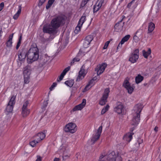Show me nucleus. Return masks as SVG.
<instances>
[{"mask_svg": "<svg viewBox=\"0 0 161 161\" xmlns=\"http://www.w3.org/2000/svg\"><path fill=\"white\" fill-rule=\"evenodd\" d=\"M130 37V36L129 35H128L125 36L121 40V41L120 42L117 48H118L119 47H121L122 45L125 42L127 41L129 39Z\"/></svg>", "mask_w": 161, "mask_h": 161, "instance_id": "412c9836", "label": "nucleus"}, {"mask_svg": "<svg viewBox=\"0 0 161 161\" xmlns=\"http://www.w3.org/2000/svg\"><path fill=\"white\" fill-rule=\"evenodd\" d=\"M15 96L13 95L10 99L6 109L7 112H11L13 111L14 105L15 103Z\"/></svg>", "mask_w": 161, "mask_h": 161, "instance_id": "6e6552de", "label": "nucleus"}, {"mask_svg": "<svg viewBox=\"0 0 161 161\" xmlns=\"http://www.w3.org/2000/svg\"><path fill=\"white\" fill-rule=\"evenodd\" d=\"M86 103V99H83L81 103L76 106L73 109V111L81 110L85 106Z\"/></svg>", "mask_w": 161, "mask_h": 161, "instance_id": "4468645a", "label": "nucleus"}, {"mask_svg": "<svg viewBox=\"0 0 161 161\" xmlns=\"http://www.w3.org/2000/svg\"><path fill=\"white\" fill-rule=\"evenodd\" d=\"M22 39V35H21L20 36H19V40H21V41Z\"/></svg>", "mask_w": 161, "mask_h": 161, "instance_id": "052dcab7", "label": "nucleus"}, {"mask_svg": "<svg viewBox=\"0 0 161 161\" xmlns=\"http://www.w3.org/2000/svg\"><path fill=\"white\" fill-rule=\"evenodd\" d=\"M48 103L47 101H45L43 103V106L42 108V109L43 110H44L45 108L46 107Z\"/></svg>", "mask_w": 161, "mask_h": 161, "instance_id": "49530a36", "label": "nucleus"}, {"mask_svg": "<svg viewBox=\"0 0 161 161\" xmlns=\"http://www.w3.org/2000/svg\"><path fill=\"white\" fill-rule=\"evenodd\" d=\"M158 127H157V126H156L154 129V130H155V132H157L158 131Z\"/></svg>", "mask_w": 161, "mask_h": 161, "instance_id": "13d9d810", "label": "nucleus"}, {"mask_svg": "<svg viewBox=\"0 0 161 161\" xmlns=\"http://www.w3.org/2000/svg\"><path fill=\"white\" fill-rule=\"evenodd\" d=\"M75 124L71 122L66 125L64 128V131L66 132H69L72 133L75 132L77 130Z\"/></svg>", "mask_w": 161, "mask_h": 161, "instance_id": "423d86ee", "label": "nucleus"}, {"mask_svg": "<svg viewBox=\"0 0 161 161\" xmlns=\"http://www.w3.org/2000/svg\"><path fill=\"white\" fill-rule=\"evenodd\" d=\"M123 86L126 89L129 94H131L133 91V88L130 86L129 82L127 80H125Z\"/></svg>", "mask_w": 161, "mask_h": 161, "instance_id": "ddd939ff", "label": "nucleus"}, {"mask_svg": "<svg viewBox=\"0 0 161 161\" xmlns=\"http://www.w3.org/2000/svg\"><path fill=\"white\" fill-rule=\"evenodd\" d=\"M13 35L14 33H13L9 36L8 40L6 43L7 46L8 47H10L12 46V40L13 36Z\"/></svg>", "mask_w": 161, "mask_h": 161, "instance_id": "b1692460", "label": "nucleus"}, {"mask_svg": "<svg viewBox=\"0 0 161 161\" xmlns=\"http://www.w3.org/2000/svg\"><path fill=\"white\" fill-rule=\"evenodd\" d=\"M29 76L27 75H24V83L27 84L29 82Z\"/></svg>", "mask_w": 161, "mask_h": 161, "instance_id": "ea45409f", "label": "nucleus"}, {"mask_svg": "<svg viewBox=\"0 0 161 161\" xmlns=\"http://www.w3.org/2000/svg\"><path fill=\"white\" fill-rule=\"evenodd\" d=\"M46 1V0H40L39 2L38 3V6L39 7L41 6Z\"/></svg>", "mask_w": 161, "mask_h": 161, "instance_id": "09e8293b", "label": "nucleus"}, {"mask_svg": "<svg viewBox=\"0 0 161 161\" xmlns=\"http://www.w3.org/2000/svg\"><path fill=\"white\" fill-rule=\"evenodd\" d=\"M31 67L30 66L27 65L24 68L23 74L24 75L30 76L31 74Z\"/></svg>", "mask_w": 161, "mask_h": 161, "instance_id": "aec40b11", "label": "nucleus"}, {"mask_svg": "<svg viewBox=\"0 0 161 161\" xmlns=\"http://www.w3.org/2000/svg\"><path fill=\"white\" fill-rule=\"evenodd\" d=\"M109 92L110 90L109 88H107L105 89L103 96L99 101V103L100 105H103L106 104Z\"/></svg>", "mask_w": 161, "mask_h": 161, "instance_id": "0eeeda50", "label": "nucleus"}, {"mask_svg": "<svg viewBox=\"0 0 161 161\" xmlns=\"http://www.w3.org/2000/svg\"><path fill=\"white\" fill-rule=\"evenodd\" d=\"M39 143L35 139L32 141L30 142V145L32 147H34L35 146L36 143Z\"/></svg>", "mask_w": 161, "mask_h": 161, "instance_id": "4c0bfd02", "label": "nucleus"}, {"mask_svg": "<svg viewBox=\"0 0 161 161\" xmlns=\"http://www.w3.org/2000/svg\"><path fill=\"white\" fill-rule=\"evenodd\" d=\"M135 2V0H133L132 1H131L130 3L128 4V5H127V7L128 8H130L132 4V3L134 2Z\"/></svg>", "mask_w": 161, "mask_h": 161, "instance_id": "603ef678", "label": "nucleus"}, {"mask_svg": "<svg viewBox=\"0 0 161 161\" xmlns=\"http://www.w3.org/2000/svg\"><path fill=\"white\" fill-rule=\"evenodd\" d=\"M66 17L64 15H60L53 18L50 24L45 25L43 31L45 33L55 35L58 32L57 29L65 23Z\"/></svg>", "mask_w": 161, "mask_h": 161, "instance_id": "f257e3e1", "label": "nucleus"}, {"mask_svg": "<svg viewBox=\"0 0 161 161\" xmlns=\"http://www.w3.org/2000/svg\"><path fill=\"white\" fill-rule=\"evenodd\" d=\"M21 43V41L19 40L17 44L20 45Z\"/></svg>", "mask_w": 161, "mask_h": 161, "instance_id": "680f3d73", "label": "nucleus"}, {"mask_svg": "<svg viewBox=\"0 0 161 161\" xmlns=\"http://www.w3.org/2000/svg\"><path fill=\"white\" fill-rule=\"evenodd\" d=\"M55 0H49L46 6V8L48 9L52 6L53 3H54Z\"/></svg>", "mask_w": 161, "mask_h": 161, "instance_id": "2f4dec72", "label": "nucleus"}, {"mask_svg": "<svg viewBox=\"0 0 161 161\" xmlns=\"http://www.w3.org/2000/svg\"><path fill=\"white\" fill-rule=\"evenodd\" d=\"M50 59V58L47 54H45L43 57L42 59V60L43 61L44 64L46 63Z\"/></svg>", "mask_w": 161, "mask_h": 161, "instance_id": "f704fd0d", "label": "nucleus"}, {"mask_svg": "<svg viewBox=\"0 0 161 161\" xmlns=\"http://www.w3.org/2000/svg\"><path fill=\"white\" fill-rule=\"evenodd\" d=\"M143 56L145 58H147L148 56L151 53V50L150 48H149L147 51L146 52L144 50L142 51Z\"/></svg>", "mask_w": 161, "mask_h": 161, "instance_id": "bb28decb", "label": "nucleus"}, {"mask_svg": "<svg viewBox=\"0 0 161 161\" xmlns=\"http://www.w3.org/2000/svg\"><path fill=\"white\" fill-rule=\"evenodd\" d=\"M95 80V78L94 77L93 79L92 80L89 81L88 84L86 86L85 88L83 90V92H85L86 91L92 87V86H91V85L92 84L93 81Z\"/></svg>", "mask_w": 161, "mask_h": 161, "instance_id": "5701e85b", "label": "nucleus"}, {"mask_svg": "<svg viewBox=\"0 0 161 161\" xmlns=\"http://www.w3.org/2000/svg\"><path fill=\"white\" fill-rule=\"evenodd\" d=\"M48 38H43L42 39V42L44 44H48L53 38H54L55 35L51 34Z\"/></svg>", "mask_w": 161, "mask_h": 161, "instance_id": "6ab92c4d", "label": "nucleus"}, {"mask_svg": "<svg viewBox=\"0 0 161 161\" xmlns=\"http://www.w3.org/2000/svg\"><path fill=\"white\" fill-rule=\"evenodd\" d=\"M155 27L154 24L152 22H151L149 23L148 25V33L152 32L154 30Z\"/></svg>", "mask_w": 161, "mask_h": 161, "instance_id": "4be33fe9", "label": "nucleus"}, {"mask_svg": "<svg viewBox=\"0 0 161 161\" xmlns=\"http://www.w3.org/2000/svg\"><path fill=\"white\" fill-rule=\"evenodd\" d=\"M109 108V106L108 105H107L105 107L103 108L101 111V114H104L106 112H107Z\"/></svg>", "mask_w": 161, "mask_h": 161, "instance_id": "e433bc0d", "label": "nucleus"}, {"mask_svg": "<svg viewBox=\"0 0 161 161\" xmlns=\"http://www.w3.org/2000/svg\"><path fill=\"white\" fill-rule=\"evenodd\" d=\"M4 5V3L2 2L0 4V11H1L3 8Z\"/></svg>", "mask_w": 161, "mask_h": 161, "instance_id": "864d4df0", "label": "nucleus"}, {"mask_svg": "<svg viewBox=\"0 0 161 161\" xmlns=\"http://www.w3.org/2000/svg\"><path fill=\"white\" fill-rule=\"evenodd\" d=\"M116 159L117 161H122V158L120 156H118L116 158Z\"/></svg>", "mask_w": 161, "mask_h": 161, "instance_id": "3c124183", "label": "nucleus"}, {"mask_svg": "<svg viewBox=\"0 0 161 161\" xmlns=\"http://www.w3.org/2000/svg\"><path fill=\"white\" fill-rule=\"evenodd\" d=\"M134 134L133 133H128L125 135L123 137L124 140L128 142H129L132 138V136Z\"/></svg>", "mask_w": 161, "mask_h": 161, "instance_id": "f3484780", "label": "nucleus"}, {"mask_svg": "<svg viewBox=\"0 0 161 161\" xmlns=\"http://www.w3.org/2000/svg\"><path fill=\"white\" fill-rule=\"evenodd\" d=\"M122 19H121L119 22L116 24L114 26L115 29L119 30L122 28L124 25L125 22H123L122 25H120V23L122 22Z\"/></svg>", "mask_w": 161, "mask_h": 161, "instance_id": "393cba45", "label": "nucleus"}, {"mask_svg": "<svg viewBox=\"0 0 161 161\" xmlns=\"http://www.w3.org/2000/svg\"><path fill=\"white\" fill-rule=\"evenodd\" d=\"M29 103V102L28 101H26L25 103H24L23 107L22 109H27V105Z\"/></svg>", "mask_w": 161, "mask_h": 161, "instance_id": "a18cd8bd", "label": "nucleus"}, {"mask_svg": "<svg viewBox=\"0 0 161 161\" xmlns=\"http://www.w3.org/2000/svg\"><path fill=\"white\" fill-rule=\"evenodd\" d=\"M46 135L44 133L41 132L39 133L34 136L35 139L38 142L43 140L45 137Z\"/></svg>", "mask_w": 161, "mask_h": 161, "instance_id": "2eb2a0df", "label": "nucleus"}, {"mask_svg": "<svg viewBox=\"0 0 161 161\" xmlns=\"http://www.w3.org/2000/svg\"><path fill=\"white\" fill-rule=\"evenodd\" d=\"M90 44V43H89V42H88L84 40V41L83 44V46L85 48H86L88 47Z\"/></svg>", "mask_w": 161, "mask_h": 161, "instance_id": "79ce46f5", "label": "nucleus"}, {"mask_svg": "<svg viewBox=\"0 0 161 161\" xmlns=\"http://www.w3.org/2000/svg\"><path fill=\"white\" fill-rule=\"evenodd\" d=\"M63 77H64L63 76H62V75H60L59 76V78L57 79V81H58V82L60 81L63 79Z\"/></svg>", "mask_w": 161, "mask_h": 161, "instance_id": "5fc2aeb1", "label": "nucleus"}, {"mask_svg": "<svg viewBox=\"0 0 161 161\" xmlns=\"http://www.w3.org/2000/svg\"><path fill=\"white\" fill-rule=\"evenodd\" d=\"M138 144H139L142 142V140H141L140 138H139L138 140Z\"/></svg>", "mask_w": 161, "mask_h": 161, "instance_id": "4d7b16f0", "label": "nucleus"}, {"mask_svg": "<svg viewBox=\"0 0 161 161\" xmlns=\"http://www.w3.org/2000/svg\"><path fill=\"white\" fill-rule=\"evenodd\" d=\"M123 16V19H122V20H123V19H124V18H125V16Z\"/></svg>", "mask_w": 161, "mask_h": 161, "instance_id": "69168bd1", "label": "nucleus"}, {"mask_svg": "<svg viewBox=\"0 0 161 161\" xmlns=\"http://www.w3.org/2000/svg\"><path fill=\"white\" fill-rule=\"evenodd\" d=\"M110 42V41H108L107 42L105 43L104 46V47L103 48L104 49H106L107 48Z\"/></svg>", "mask_w": 161, "mask_h": 161, "instance_id": "8fccbe9b", "label": "nucleus"}, {"mask_svg": "<svg viewBox=\"0 0 161 161\" xmlns=\"http://www.w3.org/2000/svg\"><path fill=\"white\" fill-rule=\"evenodd\" d=\"M114 111L118 114H122L124 111V107L122 104H118L114 108Z\"/></svg>", "mask_w": 161, "mask_h": 161, "instance_id": "dca6fc26", "label": "nucleus"}, {"mask_svg": "<svg viewBox=\"0 0 161 161\" xmlns=\"http://www.w3.org/2000/svg\"><path fill=\"white\" fill-rule=\"evenodd\" d=\"M90 0H82L80 4V7H84Z\"/></svg>", "mask_w": 161, "mask_h": 161, "instance_id": "58836bf2", "label": "nucleus"}, {"mask_svg": "<svg viewBox=\"0 0 161 161\" xmlns=\"http://www.w3.org/2000/svg\"><path fill=\"white\" fill-rule=\"evenodd\" d=\"M28 62L29 63L37 60L39 58V50L37 47H31L27 53Z\"/></svg>", "mask_w": 161, "mask_h": 161, "instance_id": "7ed1b4c3", "label": "nucleus"}, {"mask_svg": "<svg viewBox=\"0 0 161 161\" xmlns=\"http://www.w3.org/2000/svg\"><path fill=\"white\" fill-rule=\"evenodd\" d=\"M29 111L27 109H22V114L23 117H26L27 115H28L29 114Z\"/></svg>", "mask_w": 161, "mask_h": 161, "instance_id": "c756f323", "label": "nucleus"}, {"mask_svg": "<svg viewBox=\"0 0 161 161\" xmlns=\"http://www.w3.org/2000/svg\"><path fill=\"white\" fill-rule=\"evenodd\" d=\"M139 52L138 49L135 50L130 55L129 61L132 63L136 62L139 58Z\"/></svg>", "mask_w": 161, "mask_h": 161, "instance_id": "39448f33", "label": "nucleus"}, {"mask_svg": "<svg viewBox=\"0 0 161 161\" xmlns=\"http://www.w3.org/2000/svg\"><path fill=\"white\" fill-rule=\"evenodd\" d=\"M93 39V38L92 36L88 35L86 37L85 40L88 42H89V43H90V42Z\"/></svg>", "mask_w": 161, "mask_h": 161, "instance_id": "473e14b6", "label": "nucleus"}, {"mask_svg": "<svg viewBox=\"0 0 161 161\" xmlns=\"http://www.w3.org/2000/svg\"><path fill=\"white\" fill-rule=\"evenodd\" d=\"M27 55L26 51L25 49L19 50L18 53V58L20 61H23Z\"/></svg>", "mask_w": 161, "mask_h": 161, "instance_id": "f8f14e48", "label": "nucleus"}, {"mask_svg": "<svg viewBox=\"0 0 161 161\" xmlns=\"http://www.w3.org/2000/svg\"><path fill=\"white\" fill-rule=\"evenodd\" d=\"M21 11V7L19 6V9L17 13L14 16L13 18L14 19H16L18 18L19 14H20Z\"/></svg>", "mask_w": 161, "mask_h": 161, "instance_id": "cd10ccee", "label": "nucleus"}, {"mask_svg": "<svg viewBox=\"0 0 161 161\" xmlns=\"http://www.w3.org/2000/svg\"><path fill=\"white\" fill-rule=\"evenodd\" d=\"M100 7H99L97 5H95L94 6L93 8V11L94 12H97L99 9L100 8Z\"/></svg>", "mask_w": 161, "mask_h": 161, "instance_id": "c03bdc74", "label": "nucleus"}, {"mask_svg": "<svg viewBox=\"0 0 161 161\" xmlns=\"http://www.w3.org/2000/svg\"><path fill=\"white\" fill-rule=\"evenodd\" d=\"M141 38L140 36H138L137 35L135 34L133 37V39L136 42H137L140 40Z\"/></svg>", "mask_w": 161, "mask_h": 161, "instance_id": "a19ab883", "label": "nucleus"}, {"mask_svg": "<svg viewBox=\"0 0 161 161\" xmlns=\"http://www.w3.org/2000/svg\"><path fill=\"white\" fill-rule=\"evenodd\" d=\"M86 19V17L85 16H83L81 17L79 21L77 26L76 27L74 31L75 33L77 34L80 31L81 27L84 22Z\"/></svg>", "mask_w": 161, "mask_h": 161, "instance_id": "9b49d317", "label": "nucleus"}, {"mask_svg": "<svg viewBox=\"0 0 161 161\" xmlns=\"http://www.w3.org/2000/svg\"><path fill=\"white\" fill-rule=\"evenodd\" d=\"M80 60V59L78 58H74L70 63L71 65H72L74 63L75 61L78 62Z\"/></svg>", "mask_w": 161, "mask_h": 161, "instance_id": "37998d69", "label": "nucleus"}, {"mask_svg": "<svg viewBox=\"0 0 161 161\" xmlns=\"http://www.w3.org/2000/svg\"><path fill=\"white\" fill-rule=\"evenodd\" d=\"M103 155H101V156H100V157L99 158H100V159H102V158H103Z\"/></svg>", "mask_w": 161, "mask_h": 161, "instance_id": "e2e57ef3", "label": "nucleus"}, {"mask_svg": "<svg viewBox=\"0 0 161 161\" xmlns=\"http://www.w3.org/2000/svg\"><path fill=\"white\" fill-rule=\"evenodd\" d=\"M1 135V132H0V136Z\"/></svg>", "mask_w": 161, "mask_h": 161, "instance_id": "774afa93", "label": "nucleus"}, {"mask_svg": "<svg viewBox=\"0 0 161 161\" xmlns=\"http://www.w3.org/2000/svg\"><path fill=\"white\" fill-rule=\"evenodd\" d=\"M144 86H146L147 85V83H144Z\"/></svg>", "mask_w": 161, "mask_h": 161, "instance_id": "0e129e2a", "label": "nucleus"}, {"mask_svg": "<svg viewBox=\"0 0 161 161\" xmlns=\"http://www.w3.org/2000/svg\"><path fill=\"white\" fill-rule=\"evenodd\" d=\"M20 46V45L17 44V45L16 46V49H18L19 47Z\"/></svg>", "mask_w": 161, "mask_h": 161, "instance_id": "bf43d9fd", "label": "nucleus"}, {"mask_svg": "<svg viewBox=\"0 0 161 161\" xmlns=\"http://www.w3.org/2000/svg\"><path fill=\"white\" fill-rule=\"evenodd\" d=\"M143 108L142 105L140 103L137 104L134 107L133 109V119L132 124L133 125H137L140 119V113Z\"/></svg>", "mask_w": 161, "mask_h": 161, "instance_id": "f03ea898", "label": "nucleus"}, {"mask_svg": "<svg viewBox=\"0 0 161 161\" xmlns=\"http://www.w3.org/2000/svg\"><path fill=\"white\" fill-rule=\"evenodd\" d=\"M107 66V64L105 63H103L101 64L98 65L95 69V70L97 71V75H98L102 73Z\"/></svg>", "mask_w": 161, "mask_h": 161, "instance_id": "9d476101", "label": "nucleus"}, {"mask_svg": "<svg viewBox=\"0 0 161 161\" xmlns=\"http://www.w3.org/2000/svg\"><path fill=\"white\" fill-rule=\"evenodd\" d=\"M70 67L68 66L66 68H65L64 70L61 73V75H62V76H64L66 74V73L70 69Z\"/></svg>", "mask_w": 161, "mask_h": 161, "instance_id": "c9c22d12", "label": "nucleus"}, {"mask_svg": "<svg viewBox=\"0 0 161 161\" xmlns=\"http://www.w3.org/2000/svg\"><path fill=\"white\" fill-rule=\"evenodd\" d=\"M41 157L39 156H37V158L36 161H41Z\"/></svg>", "mask_w": 161, "mask_h": 161, "instance_id": "6e6d98bb", "label": "nucleus"}, {"mask_svg": "<svg viewBox=\"0 0 161 161\" xmlns=\"http://www.w3.org/2000/svg\"><path fill=\"white\" fill-rule=\"evenodd\" d=\"M143 79V77L141 75H139L135 78L136 82L138 84L141 82Z\"/></svg>", "mask_w": 161, "mask_h": 161, "instance_id": "a878e982", "label": "nucleus"}, {"mask_svg": "<svg viewBox=\"0 0 161 161\" xmlns=\"http://www.w3.org/2000/svg\"><path fill=\"white\" fill-rule=\"evenodd\" d=\"M104 2V0H98L95 4V5L98 6L99 7H102V4Z\"/></svg>", "mask_w": 161, "mask_h": 161, "instance_id": "72a5a7b5", "label": "nucleus"}, {"mask_svg": "<svg viewBox=\"0 0 161 161\" xmlns=\"http://www.w3.org/2000/svg\"><path fill=\"white\" fill-rule=\"evenodd\" d=\"M107 160L108 161H116V156L114 152H112L108 155Z\"/></svg>", "mask_w": 161, "mask_h": 161, "instance_id": "a211bd4d", "label": "nucleus"}, {"mask_svg": "<svg viewBox=\"0 0 161 161\" xmlns=\"http://www.w3.org/2000/svg\"><path fill=\"white\" fill-rule=\"evenodd\" d=\"M143 32V29L140 28L137 31L136 33L135 34L137 35L138 36H140L141 38L142 36Z\"/></svg>", "mask_w": 161, "mask_h": 161, "instance_id": "c85d7f7f", "label": "nucleus"}, {"mask_svg": "<svg viewBox=\"0 0 161 161\" xmlns=\"http://www.w3.org/2000/svg\"><path fill=\"white\" fill-rule=\"evenodd\" d=\"M133 130V129H132V130H131V131H132Z\"/></svg>", "mask_w": 161, "mask_h": 161, "instance_id": "338daca9", "label": "nucleus"}, {"mask_svg": "<svg viewBox=\"0 0 161 161\" xmlns=\"http://www.w3.org/2000/svg\"><path fill=\"white\" fill-rule=\"evenodd\" d=\"M74 83V81L72 80H67L65 82V84L70 87H71L73 86Z\"/></svg>", "mask_w": 161, "mask_h": 161, "instance_id": "7c9ffc66", "label": "nucleus"}, {"mask_svg": "<svg viewBox=\"0 0 161 161\" xmlns=\"http://www.w3.org/2000/svg\"><path fill=\"white\" fill-rule=\"evenodd\" d=\"M102 130V126H100L97 130L96 134L92 137L91 140L92 144H93L99 138Z\"/></svg>", "mask_w": 161, "mask_h": 161, "instance_id": "1a4fd4ad", "label": "nucleus"}, {"mask_svg": "<svg viewBox=\"0 0 161 161\" xmlns=\"http://www.w3.org/2000/svg\"><path fill=\"white\" fill-rule=\"evenodd\" d=\"M88 69V67L86 66V65H83L82 66L79 71V75L76 80L77 81H79L80 79H82L84 78L87 72Z\"/></svg>", "mask_w": 161, "mask_h": 161, "instance_id": "20e7f679", "label": "nucleus"}, {"mask_svg": "<svg viewBox=\"0 0 161 161\" xmlns=\"http://www.w3.org/2000/svg\"><path fill=\"white\" fill-rule=\"evenodd\" d=\"M57 85V84L56 82L53 83L51 86L50 87V91H52L53 90V88L55 87Z\"/></svg>", "mask_w": 161, "mask_h": 161, "instance_id": "de8ad7c7", "label": "nucleus"}]
</instances>
